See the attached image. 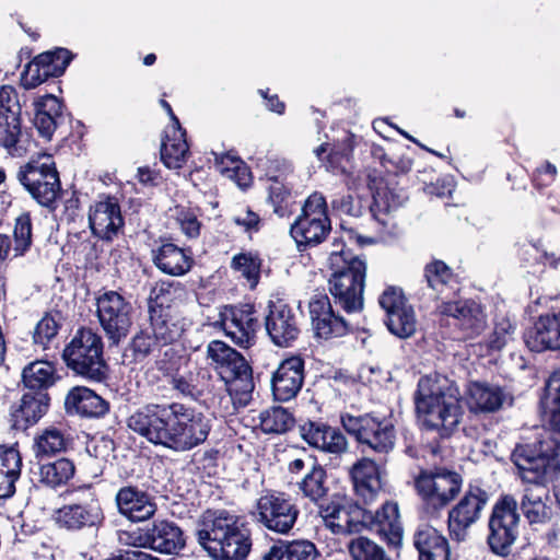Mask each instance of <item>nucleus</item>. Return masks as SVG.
<instances>
[{
	"label": "nucleus",
	"mask_w": 560,
	"mask_h": 560,
	"mask_svg": "<svg viewBox=\"0 0 560 560\" xmlns=\"http://www.w3.org/2000/svg\"><path fill=\"white\" fill-rule=\"evenodd\" d=\"M524 340L526 346L536 352L560 349V305L553 302L550 311L541 314L529 328Z\"/></svg>",
	"instance_id": "obj_22"
},
{
	"label": "nucleus",
	"mask_w": 560,
	"mask_h": 560,
	"mask_svg": "<svg viewBox=\"0 0 560 560\" xmlns=\"http://www.w3.org/2000/svg\"><path fill=\"white\" fill-rule=\"evenodd\" d=\"M160 343L152 330L149 328L140 330L131 341V350L136 360H142L147 358Z\"/></svg>",
	"instance_id": "obj_60"
},
{
	"label": "nucleus",
	"mask_w": 560,
	"mask_h": 560,
	"mask_svg": "<svg viewBox=\"0 0 560 560\" xmlns=\"http://www.w3.org/2000/svg\"><path fill=\"white\" fill-rule=\"evenodd\" d=\"M301 438L313 448L335 457L348 452L346 435L335 427L319 421H306L299 427Z\"/></svg>",
	"instance_id": "obj_21"
},
{
	"label": "nucleus",
	"mask_w": 560,
	"mask_h": 560,
	"mask_svg": "<svg viewBox=\"0 0 560 560\" xmlns=\"http://www.w3.org/2000/svg\"><path fill=\"white\" fill-rule=\"evenodd\" d=\"M115 504L118 513L133 523L150 520L156 512L153 497L132 485L118 489L115 494Z\"/></svg>",
	"instance_id": "obj_24"
},
{
	"label": "nucleus",
	"mask_w": 560,
	"mask_h": 560,
	"mask_svg": "<svg viewBox=\"0 0 560 560\" xmlns=\"http://www.w3.org/2000/svg\"><path fill=\"white\" fill-rule=\"evenodd\" d=\"M549 499L545 483H528L523 490L520 508L530 524H541L550 518Z\"/></svg>",
	"instance_id": "obj_35"
},
{
	"label": "nucleus",
	"mask_w": 560,
	"mask_h": 560,
	"mask_svg": "<svg viewBox=\"0 0 560 560\" xmlns=\"http://www.w3.org/2000/svg\"><path fill=\"white\" fill-rule=\"evenodd\" d=\"M304 383V360L294 355L283 360L271 377V389L279 401H289L301 390Z\"/></svg>",
	"instance_id": "obj_27"
},
{
	"label": "nucleus",
	"mask_w": 560,
	"mask_h": 560,
	"mask_svg": "<svg viewBox=\"0 0 560 560\" xmlns=\"http://www.w3.org/2000/svg\"><path fill=\"white\" fill-rule=\"evenodd\" d=\"M378 302L381 307L385 311L386 316L390 315V312L399 311L400 308L409 305L401 289L396 287H388L385 289L381 294Z\"/></svg>",
	"instance_id": "obj_63"
},
{
	"label": "nucleus",
	"mask_w": 560,
	"mask_h": 560,
	"mask_svg": "<svg viewBox=\"0 0 560 560\" xmlns=\"http://www.w3.org/2000/svg\"><path fill=\"white\" fill-rule=\"evenodd\" d=\"M220 323L225 335L237 346L249 348L254 343L259 326L254 305H225L220 312Z\"/></svg>",
	"instance_id": "obj_17"
},
{
	"label": "nucleus",
	"mask_w": 560,
	"mask_h": 560,
	"mask_svg": "<svg viewBox=\"0 0 560 560\" xmlns=\"http://www.w3.org/2000/svg\"><path fill=\"white\" fill-rule=\"evenodd\" d=\"M196 535L200 546L215 560H245L252 550L249 528L226 511L203 513Z\"/></svg>",
	"instance_id": "obj_4"
},
{
	"label": "nucleus",
	"mask_w": 560,
	"mask_h": 560,
	"mask_svg": "<svg viewBox=\"0 0 560 560\" xmlns=\"http://www.w3.org/2000/svg\"><path fill=\"white\" fill-rule=\"evenodd\" d=\"M269 199L273 206L275 213H277L280 218H283L290 213L291 192L290 189L279 180L273 182V184L269 187Z\"/></svg>",
	"instance_id": "obj_58"
},
{
	"label": "nucleus",
	"mask_w": 560,
	"mask_h": 560,
	"mask_svg": "<svg viewBox=\"0 0 560 560\" xmlns=\"http://www.w3.org/2000/svg\"><path fill=\"white\" fill-rule=\"evenodd\" d=\"M353 560H389L384 549L366 537H358L349 544Z\"/></svg>",
	"instance_id": "obj_51"
},
{
	"label": "nucleus",
	"mask_w": 560,
	"mask_h": 560,
	"mask_svg": "<svg viewBox=\"0 0 560 560\" xmlns=\"http://www.w3.org/2000/svg\"><path fill=\"white\" fill-rule=\"evenodd\" d=\"M517 501L512 494L502 495L489 520L488 545L499 556H508L518 535Z\"/></svg>",
	"instance_id": "obj_11"
},
{
	"label": "nucleus",
	"mask_w": 560,
	"mask_h": 560,
	"mask_svg": "<svg viewBox=\"0 0 560 560\" xmlns=\"http://www.w3.org/2000/svg\"><path fill=\"white\" fill-rule=\"evenodd\" d=\"M419 560H451L447 539L434 527L422 525L413 534Z\"/></svg>",
	"instance_id": "obj_33"
},
{
	"label": "nucleus",
	"mask_w": 560,
	"mask_h": 560,
	"mask_svg": "<svg viewBox=\"0 0 560 560\" xmlns=\"http://www.w3.org/2000/svg\"><path fill=\"white\" fill-rule=\"evenodd\" d=\"M352 151V138L350 136H346L342 140L337 141L332 147H330L327 154L328 165L332 171L343 172L346 170V163L349 162Z\"/></svg>",
	"instance_id": "obj_53"
},
{
	"label": "nucleus",
	"mask_w": 560,
	"mask_h": 560,
	"mask_svg": "<svg viewBox=\"0 0 560 560\" xmlns=\"http://www.w3.org/2000/svg\"><path fill=\"white\" fill-rule=\"evenodd\" d=\"M299 514L296 504L283 492H268L256 503L257 521L278 534H288L294 527Z\"/></svg>",
	"instance_id": "obj_15"
},
{
	"label": "nucleus",
	"mask_w": 560,
	"mask_h": 560,
	"mask_svg": "<svg viewBox=\"0 0 560 560\" xmlns=\"http://www.w3.org/2000/svg\"><path fill=\"white\" fill-rule=\"evenodd\" d=\"M32 219L30 212H22L15 219L13 237L15 256L24 255L32 246Z\"/></svg>",
	"instance_id": "obj_50"
},
{
	"label": "nucleus",
	"mask_w": 560,
	"mask_h": 560,
	"mask_svg": "<svg viewBox=\"0 0 560 560\" xmlns=\"http://www.w3.org/2000/svg\"><path fill=\"white\" fill-rule=\"evenodd\" d=\"M215 161L219 163L218 158H215ZM225 161L231 162L232 167H221L220 171L222 173H226L229 177L233 178L241 188L248 187L252 182L248 168L245 165H243L240 160L234 159L230 155L222 156L220 160V164L223 165Z\"/></svg>",
	"instance_id": "obj_61"
},
{
	"label": "nucleus",
	"mask_w": 560,
	"mask_h": 560,
	"mask_svg": "<svg viewBox=\"0 0 560 560\" xmlns=\"http://www.w3.org/2000/svg\"><path fill=\"white\" fill-rule=\"evenodd\" d=\"M521 255L527 262L549 265L552 268L560 266V255L557 257L555 254H549L532 243L522 246Z\"/></svg>",
	"instance_id": "obj_62"
},
{
	"label": "nucleus",
	"mask_w": 560,
	"mask_h": 560,
	"mask_svg": "<svg viewBox=\"0 0 560 560\" xmlns=\"http://www.w3.org/2000/svg\"><path fill=\"white\" fill-rule=\"evenodd\" d=\"M310 315L315 335L322 339H331L345 336L349 331V324L337 315L330 301L325 294H315L310 301Z\"/></svg>",
	"instance_id": "obj_23"
},
{
	"label": "nucleus",
	"mask_w": 560,
	"mask_h": 560,
	"mask_svg": "<svg viewBox=\"0 0 560 560\" xmlns=\"http://www.w3.org/2000/svg\"><path fill=\"white\" fill-rule=\"evenodd\" d=\"M66 448V439L56 428L45 430L36 439V456H49Z\"/></svg>",
	"instance_id": "obj_52"
},
{
	"label": "nucleus",
	"mask_w": 560,
	"mask_h": 560,
	"mask_svg": "<svg viewBox=\"0 0 560 560\" xmlns=\"http://www.w3.org/2000/svg\"><path fill=\"white\" fill-rule=\"evenodd\" d=\"M265 327L271 341L278 347H290L299 337V319L294 310L283 301L270 302Z\"/></svg>",
	"instance_id": "obj_19"
},
{
	"label": "nucleus",
	"mask_w": 560,
	"mask_h": 560,
	"mask_svg": "<svg viewBox=\"0 0 560 560\" xmlns=\"http://www.w3.org/2000/svg\"><path fill=\"white\" fill-rule=\"evenodd\" d=\"M260 428L265 433L282 434L289 431L294 424L291 412L282 407H271L260 412Z\"/></svg>",
	"instance_id": "obj_45"
},
{
	"label": "nucleus",
	"mask_w": 560,
	"mask_h": 560,
	"mask_svg": "<svg viewBox=\"0 0 560 560\" xmlns=\"http://www.w3.org/2000/svg\"><path fill=\"white\" fill-rule=\"evenodd\" d=\"M453 272L451 268L442 260H434L424 268V278L428 285L440 291L452 279Z\"/></svg>",
	"instance_id": "obj_54"
},
{
	"label": "nucleus",
	"mask_w": 560,
	"mask_h": 560,
	"mask_svg": "<svg viewBox=\"0 0 560 560\" xmlns=\"http://www.w3.org/2000/svg\"><path fill=\"white\" fill-rule=\"evenodd\" d=\"M258 166L265 172V175L273 182L292 172V164L277 155L265 156L258 160Z\"/></svg>",
	"instance_id": "obj_56"
},
{
	"label": "nucleus",
	"mask_w": 560,
	"mask_h": 560,
	"mask_svg": "<svg viewBox=\"0 0 560 560\" xmlns=\"http://www.w3.org/2000/svg\"><path fill=\"white\" fill-rule=\"evenodd\" d=\"M385 323L388 330L400 339L413 336L418 324L411 305L390 312V315L386 316Z\"/></svg>",
	"instance_id": "obj_46"
},
{
	"label": "nucleus",
	"mask_w": 560,
	"mask_h": 560,
	"mask_svg": "<svg viewBox=\"0 0 560 560\" xmlns=\"http://www.w3.org/2000/svg\"><path fill=\"white\" fill-rule=\"evenodd\" d=\"M489 493L478 486L469 485L459 501L448 511L447 527L452 539L464 541L467 530L479 521L489 501Z\"/></svg>",
	"instance_id": "obj_16"
},
{
	"label": "nucleus",
	"mask_w": 560,
	"mask_h": 560,
	"mask_svg": "<svg viewBox=\"0 0 560 560\" xmlns=\"http://www.w3.org/2000/svg\"><path fill=\"white\" fill-rule=\"evenodd\" d=\"M415 405L422 424L436 431L441 438L451 436L463 417L457 386L440 374L425 375L419 380Z\"/></svg>",
	"instance_id": "obj_3"
},
{
	"label": "nucleus",
	"mask_w": 560,
	"mask_h": 560,
	"mask_svg": "<svg viewBox=\"0 0 560 560\" xmlns=\"http://www.w3.org/2000/svg\"><path fill=\"white\" fill-rule=\"evenodd\" d=\"M357 495L364 504L372 503L382 490L380 466L370 458H361L350 470Z\"/></svg>",
	"instance_id": "obj_30"
},
{
	"label": "nucleus",
	"mask_w": 560,
	"mask_h": 560,
	"mask_svg": "<svg viewBox=\"0 0 560 560\" xmlns=\"http://www.w3.org/2000/svg\"><path fill=\"white\" fill-rule=\"evenodd\" d=\"M43 73L47 79L60 77L72 59V54L66 48H57L36 56Z\"/></svg>",
	"instance_id": "obj_48"
},
{
	"label": "nucleus",
	"mask_w": 560,
	"mask_h": 560,
	"mask_svg": "<svg viewBox=\"0 0 560 560\" xmlns=\"http://www.w3.org/2000/svg\"><path fill=\"white\" fill-rule=\"evenodd\" d=\"M125 224L120 206L115 197H101L89 209V226L94 236L113 241Z\"/></svg>",
	"instance_id": "obj_20"
},
{
	"label": "nucleus",
	"mask_w": 560,
	"mask_h": 560,
	"mask_svg": "<svg viewBox=\"0 0 560 560\" xmlns=\"http://www.w3.org/2000/svg\"><path fill=\"white\" fill-rule=\"evenodd\" d=\"M318 515L324 520L332 533L341 534L352 532L348 512L335 502L319 503Z\"/></svg>",
	"instance_id": "obj_47"
},
{
	"label": "nucleus",
	"mask_w": 560,
	"mask_h": 560,
	"mask_svg": "<svg viewBox=\"0 0 560 560\" xmlns=\"http://www.w3.org/2000/svg\"><path fill=\"white\" fill-rule=\"evenodd\" d=\"M47 80L43 73L42 67L35 57L24 69L21 78L22 85L27 89H34Z\"/></svg>",
	"instance_id": "obj_64"
},
{
	"label": "nucleus",
	"mask_w": 560,
	"mask_h": 560,
	"mask_svg": "<svg viewBox=\"0 0 560 560\" xmlns=\"http://www.w3.org/2000/svg\"><path fill=\"white\" fill-rule=\"evenodd\" d=\"M307 463L310 464V470L299 482V489L304 497L314 502H318L323 500L328 492L327 474L326 470L312 458H308Z\"/></svg>",
	"instance_id": "obj_44"
},
{
	"label": "nucleus",
	"mask_w": 560,
	"mask_h": 560,
	"mask_svg": "<svg viewBox=\"0 0 560 560\" xmlns=\"http://www.w3.org/2000/svg\"><path fill=\"white\" fill-rule=\"evenodd\" d=\"M49 396L46 392L25 393L18 407L12 408V427L26 430L36 423L48 410Z\"/></svg>",
	"instance_id": "obj_32"
},
{
	"label": "nucleus",
	"mask_w": 560,
	"mask_h": 560,
	"mask_svg": "<svg viewBox=\"0 0 560 560\" xmlns=\"http://www.w3.org/2000/svg\"><path fill=\"white\" fill-rule=\"evenodd\" d=\"M127 427L149 443L178 453L203 444L211 431L207 416L180 402L142 406L128 417Z\"/></svg>",
	"instance_id": "obj_1"
},
{
	"label": "nucleus",
	"mask_w": 560,
	"mask_h": 560,
	"mask_svg": "<svg viewBox=\"0 0 560 560\" xmlns=\"http://www.w3.org/2000/svg\"><path fill=\"white\" fill-rule=\"evenodd\" d=\"M188 144L186 132L182 127L171 128L166 131L165 140L161 147V160L167 168H180L186 162Z\"/></svg>",
	"instance_id": "obj_39"
},
{
	"label": "nucleus",
	"mask_w": 560,
	"mask_h": 560,
	"mask_svg": "<svg viewBox=\"0 0 560 560\" xmlns=\"http://www.w3.org/2000/svg\"><path fill=\"white\" fill-rule=\"evenodd\" d=\"M207 357L224 382L231 398L240 405H247L255 385L252 368L245 358L221 340L208 343Z\"/></svg>",
	"instance_id": "obj_6"
},
{
	"label": "nucleus",
	"mask_w": 560,
	"mask_h": 560,
	"mask_svg": "<svg viewBox=\"0 0 560 560\" xmlns=\"http://www.w3.org/2000/svg\"><path fill=\"white\" fill-rule=\"evenodd\" d=\"M329 265L332 272L328 289L335 304L348 314L361 312L366 276L365 260L341 249L331 252Z\"/></svg>",
	"instance_id": "obj_5"
},
{
	"label": "nucleus",
	"mask_w": 560,
	"mask_h": 560,
	"mask_svg": "<svg viewBox=\"0 0 560 560\" xmlns=\"http://www.w3.org/2000/svg\"><path fill=\"white\" fill-rule=\"evenodd\" d=\"M59 330L57 320L49 314L45 315L36 325L33 340L34 343L40 346L44 350L56 338Z\"/></svg>",
	"instance_id": "obj_55"
},
{
	"label": "nucleus",
	"mask_w": 560,
	"mask_h": 560,
	"mask_svg": "<svg viewBox=\"0 0 560 560\" xmlns=\"http://www.w3.org/2000/svg\"><path fill=\"white\" fill-rule=\"evenodd\" d=\"M342 428L360 444H365L377 453H388L394 448L395 429L392 423L378 420L370 413L340 416Z\"/></svg>",
	"instance_id": "obj_13"
},
{
	"label": "nucleus",
	"mask_w": 560,
	"mask_h": 560,
	"mask_svg": "<svg viewBox=\"0 0 560 560\" xmlns=\"http://www.w3.org/2000/svg\"><path fill=\"white\" fill-rule=\"evenodd\" d=\"M22 457L13 447L0 446V499L11 498L15 493V483L21 476Z\"/></svg>",
	"instance_id": "obj_37"
},
{
	"label": "nucleus",
	"mask_w": 560,
	"mask_h": 560,
	"mask_svg": "<svg viewBox=\"0 0 560 560\" xmlns=\"http://www.w3.org/2000/svg\"><path fill=\"white\" fill-rule=\"evenodd\" d=\"M150 320V329L162 345L174 342L184 331V324L170 308H153Z\"/></svg>",
	"instance_id": "obj_38"
},
{
	"label": "nucleus",
	"mask_w": 560,
	"mask_h": 560,
	"mask_svg": "<svg viewBox=\"0 0 560 560\" xmlns=\"http://www.w3.org/2000/svg\"><path fill=\"white\" fill-rule=\"evenodd\" d=\"M132 305L116 291H106L96 299V314L112 345H119L132 326Z\"/></svg>",
	"instance_id": "obj_12"
},
{
	"label": "nucleus",
	"mask_w": 560,
	"mask_h": 560,
	"mask_svg": "<svg viewBox=\"0 0 560 560\" xmlns=\"http://www.w3.org/2000/svg\"><path fill=\"white\" fill-rule=\"evenodd\" d=\"M317 550L308 540L279 541L265 553L264 560H315Z\"/></svg>",
	"instance_id": "obj_42"
},
{
	"label": "nucleus",
	"mask_w": 560,
	"mask_h": 560,
	"mask_svg": "<svg viewBox=\"0 0 560 560\" xmlns=\"http://www.w3.org/2000/svg\"><path fill=\"white\" fill-rule=\"evenodd\" d=\"M75 466L68 458H58L39 464L38 481L50 489H58L73 478Z\"/></svg>",
	"instance_id": "obj_41"
},
{
	"label": "nucleus",
	"mask_w": 560,
	"mask_h": 560,
	"mask_svg": "<svg viewBox=\"0 0 560 560\" xmlns=\"http://www.w3.org/2000/svg\"><path fill=\"white\" fill-rule=\"evenodd\" d=\"M81 493L78 502L65 504L55 512L54 520L58 527L74 532L103 523L104 513L96 493L91 487L82 489Z\"/></svg>",
	"instance_id": "obj_14"
},
{
	"label": "nucleus",
	"mask_w": 560,
	"mask_h": 560,
	"mask_svg": "<svg viewBox=\"0 0 560 560\" xmlns=\"http://www.w3.org/2000/svg\"><path fill=\"white\" fill-rule=\"evenodd\" d=\"M462 485V476L445 468L422 469L413 478V488L430 513L446 508L458 495Z\"/></svg>",
	"instance_id": "obj_8"
},
{
	"label": "nucleus",
	"mask_w": 560,
	"mask_h": 560,
	"mask_svg": "<svg viewBox=\"0 0 560 560\" xmlns=\"http://www.w3.org/2000/svg\"><path fill=\"white\" fill-rule=\"evenodd\" d=\"M68 415L82 418H102L109 411V402L92 389L84 386L71 388L65 398Z\"/></svg>",
	"instance_id": "obj_29"
},
{
	"label": "nucleus",
	"mask_w": 560,
	"mask_h": 560,
	"mask_svg": "<svg viewBox=\"0 0 560 560\" xmlns=\"http://www.w3.org/2000/svg\"><path fill=\"white\" fill-rule=\"evenodd\" d=\"M368 205L360 197L352 195H339L331 200L332 210L351 217H361Z\"/></svg>",
	"instance_id": "obj_59"
},
{
	"label": "nucleus",
	"mask_w": 560,
	"mask_h": 560,
	"mask_svg": "<svg viewBox=\"0 0 560 560\" xmlns=\"http://www.w3.org/2000/svg\"><path fill=\"white\" fill-rule=\"evenodd\" d=\"M363 520L371 529L383 535L389 544H399L402 536V526L397 503L385 502L382 508L374 513L364 511Z\"/></svg>",
	"instance_id": "obj_31"
},
{
	"label": "nucleus",
	"mask_w": 560,
	"mask_h": 560,
	"mask_svg": "<svg viewBox=\"0 0 560 560\" xmlns=\"http://www.w3.org/2000/svg\"><path fill=\"white\" fill-rule=\"evenodd\" d=\"M436 311L440 315L453 317L455 325L469 337L478 336L487 324L481 305L472 300L442 301Z\"/></svg>",
	"instance_id": "obj_26"
},
{
	"label": "nucleus",
	"mask_w": 560,
	"mask_h": 560,
	"mask_svg": "<svg viewBox=\"0 0 560 560\" xmlns=\"http://www.w3.org/2000/svg\"><path fill=\"white\" fill-rule=\"evenodd\" d=\"M33 140L27 128L21 125L20 107L18 102L13 105H0V147L11 156H23L32 148Z\"/></svg>",
	"instance_id": "obj_18"
},
{
	"label": "nucleus",
	"mask_w": 560,
	"mask_h": 560,
	"mask_svg": "<svg viewBox=\"0 0 560 560\" xmlns=\"http://www.w3.org/2000/svg\"><path fill=\"white\" fill-rule=\"evenodd\" d=\"M153 261L162 272L178 277L190 270L194 260L190 253L173 243H165L153 250Z\"/></svg>",
	"instance_id": "obj_36"
},
{
	"label": "nucleus",
	"mask_w": 560,
	"mask_h": 560,
	"mask_svg": "<svg viewBox=\"0 0 560 560\" xmlns=\"http://www.w3.org/2000/svg\"><path fill=\"white\" fill-rule=\"evenodd\" d=\"M61 119V103L54 95H46L36 103L34 125L38 133L50 140Z\"/></svg>",
	"instance_id": "obj_40"
},
{
	"label": "nucleus",
	"mask_w": 560,
	"mask_h": 560,
	"mask_svg": "<svg viewBox=\"0 0 560 560\" xmlns=\"http://www.w3.org/2000/svg\"><path fill=\"white\" fill-rule=\"evenodd\" d=\"M139 547H149L155 551L176 555L185 547L182 529L173 522L166 520L154 521L144 535L133 542Z\"/></svg>",
	"instance_id": "obj_25"
},
{
	"label": "nucleus",
	"mask_w": 560,
	"mask_h": 560,
	"mask_svg": "<svg viewBox=\"0 0 560 560\" xmlns=\"http://www.w3.org/2000/svg\"><path fill=\"white\" fill-rule=\"evenodd\" d=\"M330 230L326 199L320 192H313L305 200L301 214L291 224L290 234L302 249L320 244Z\"/></svg>",
	"instance_id": "obj_10"
},
{
	"label": "nucleus",
	"mask_w": 560,
	"mask_h": 560,
	"mask_svg": "<svg viewBox=\"0 0 560 560\" xmlns=\"http://www.w3.org/2000/svg\"><path fill=\"white\" fill-rule=\"evenodd\" d=\"M62 358L71 371L86 380L102 382L106 378L102 337L90 328L77 331L63 349Z\"/></svg>",
	"instance_id": "obj_7"
},
{
	"label": "nucleus",
	"mask_w": 560,
	"mask_h": 560,
	"mask_svg": "<svg viewBox=\"0 0 560 560\" xmlns=\"http://www.w3.org/2000/svg\"><path fill=\"white\" fill-rule=\"evenodd\" d=\"M541 406L549 417L550 432L536 442L517 444L511 454L526 483H546L560 467V369L549 376Z\"/></svg>",
	"instance_id": "obj_2"
},
{
	"label": "nucleus",
	"mask_w": 560,
	"mask_h": 560,
	"mask_svg": "<svg viewBox=\"0 0 560 560\" xmlns=\"http://www.w3.org/2000/svg\"><path fill=\"white\" fill-rule=\"evenodd\" d=\"M260 267V259L250 253L238 254L232 259V268L247 280L250 289L258 284Z\"/></svg>",
	"instance_id": "obj_49"
},
{
	"label": "nucleus",
	"mask_w": 560,
	"mask_h": 560,
	"mask_svg": "<svg viewBox=\"0 0 560 560\" xmlns=\"http://www.w3.org/2000/svg\"><path fill=\"white\" fill-rule=\"evenodd\" d=\"M515 326L506 317L499 318L495 324L493 331L489 336L488 346L492 350L502 349L514 335Z\"/></svg>",
	"instance_id": "obj_57"
},
{
	"label": "nucleus",
	"mask_w": 560,
	"mask_h": 560,
	"mask_svg": "<svg viewBox=\"0 0 560 560\" xmlns=\"http://www.w3.org/2000/svg\"><path fill=\"white\" fill-rule=\"evenodd\" d=\"M18 182L43 207H50L60 190V179L50 155L31 159L16 172Z\"/></svg>",
	"instance_id": "obj_9"
},
{
	"label": "nucleus",
	"mask_w": 560,
	"mask_h": 560,
	"mask_svg": "<svg viewBox=\"0 0 560 560\" xmlns=\"http://www.w3.org/2000/svg\"><path fill=\"white\" fill-rule=\"evenodd\" d=\"M466 396L467 405L474 412H495L513 401L512 395L503 387L482 382L469 383Z\"/></svg>",
	"instance_id": "obj_28"
},
{
	"label": "nucleus",
	"mask_w": 560,
	"mask_h": 560,
	"mask_svg": "<svg viewBox=\"0 0 560 560\" xmlns=\"http://www.w3.org/2000/svg\"><path fill=\"white\" fill-rule=\"evenodd\" d=\"M22 380L25 387L34 392H45L56 382V369L48 361L37 360L23 369Z\"/></svg>",
	"instance_id": "obj_43"
},
{
	"label": "nucleus",
	"mask_w": 560,
	"mask_h": 560,
	"mask_svg": "<svg viewBox=\"0 0 560 560\" xmlns=\"http://www.w3.org/2000/svg\"><path fill=\"white\" fill-rule=\"evenodd\" d=\"M370 188L374 192L373 202L369 206V211L374 220L386 226L390 212L404 205L408 198L407 194L404 189L389 185L371 186Z\"/></svg>",
	"instance_id": "obj_34"
}]
</instances>
